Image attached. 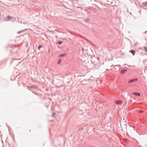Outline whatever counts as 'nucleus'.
<instances>
[{
    "label": "nucleus",
    "mask_w": 147,
    "mask_h": 147,
    "mask_svg": "<svg viewBox=\"0 0 147 147\" xmlns=\"http://www.w3.org/2000/svg\"><path fill=\"white\" fill-rule=\"evenodd\" d=\"M61 59H59L58 60L57 62V63L58 64H59L61 63Z\"/></svg>",
    "instance_id": "nucleus-9"
},
{
    "label": "nucleus",
    "mask_w": 147,
    "mask_h": 147,
    "mask_svg": "<svg viewBox=\"0 0 147 147\" xmlns=\"http://www.w3.org/2000/svg\"><path fill=\"white\" fill-rule=\"evenodd\" d=\"M133 94L134 95H137V96H140V93H138V92H134L133 93Z\"/></svg>",
    "instance_id": "nucleus-6"
},
{
    "label": "nucleus",
    "mask_w": 147,
    "mask_h": 147,
    "mask_svg": "<svg viewBox=\"0 0 147 147\" xmlns=\"http://www.w3.org/2000/svg\"><path fill=\"white\" fill-rule=\"evenodd\" d=\"M27 87L29 90H30V88L31 89H37L38 88L37 86H27Z\"/></svg>",
    "instance_id": "nucleus-1"
},
{
    "label": "nucleus",
    "mask_w": 147,
    "mask_h": 147,
    "mask_svg": "<svg viewBox=\"0 0 147 147\" xmlns=\"http://www.w3.org/2000/svg\"><path fill=\"white\" fill-rule=\"evenodd\" d=\"M142 111H140V113H142Z\"/></svg>",
    "instance_id": "nucleus-19"
},
{
    "label": "nucleus",
    "mask_w": 147,
    "mask_h": 147,
    "mask_svg": "<svg viewBox=\"0 0 147 147\" xmlns=\"http://www.w3.org/2000/svg\"><path fill=\"white\" fill-rule=\"evenodd\" d=\"M63 42L62 41H60L59 42H58V43L59 45H61V44H62L63 43Z\"/></svg>",
    "instance_id": "nucleus-13"
},
{
    "label": "nucleus",
    "mask_w": 147,
    "mask_h": 147,
    "mask_svg": "<svg viewBox=\"0 0 147 147\" xmlns=\"http://www.w3.org/2000/svg\"><path fill=\"white\" fill-rule=\"evenodd\" d=\"M65 54H61L59 55V56L60 57H63L64 56H65Z\"/></svg>",
    "instance_id": "nucleus-10"
},
{
    "label": "nucleus",
    "mask_w": 147,
    "mask_h": 147,
    "mask_svg": "<svg viewBox=\"0 0 147 147\" xmlns=\"http://www.w3.org/2000/svg\"><path fill=\"white\" fill-rule=\"evenodd\" d=\"M15 18L14 17L10 16H7V17H5V20L6 21L10 20H13Z\"/></svg>",
    "instance_id": "nucleus-2"
},
{
    "label": "nucleus",
    "mask_w": 147,
    "mask_h": 147,
    "mask_svg": "<svg viewBox=\"0 0 147 147\" xmlns=\"http://www.w3.org/2000/svg\"><path fill=\"white\" fill-rule=\"evenodd\" d=\"M122 102V100H116L115 101V103L117 105H120L121 104Z\"/></svg>",
    "instance_id": "nucleus-3"
},
{
    "label": "nucleus",
    "mask_w": 147,
    "mask_h": 147,
    "mask_svg": "<svg viewBox=\"0 0 147 147\" xmlns=\"http://www.w3.org/2000/svg\"><path fill=\"white\" fill-rule=\"evenodd\" d=\"M89 20H90L89 19H86V21L87 22H88L89 21Z\"/></svg>",
    "instance_id": "nucleus-17"
},
{
    "label": "nucleus",
    "mask_w": 147,
    "mask_h": 147,
    "mask_svg": "<svg viewBox=\"0 0 147 147\" xmlns=\"http://www.w3.org/2000/svg\"><path fill=\"white\" fill-rule=\"evenodd\" d=\"M55 113H53V114H52V116L54 117H55Z\"/></svg>",
    "instance_id": "nucleus-16"
},
{
    "label": "nucleus",
    "mask_w": 147,
    "mask_h": 147,
    "mask_svg": "<svg viewBox=\"0 0 147 147\" xmlns=\"http://www.w3.org/2000/svg\"><path fill=\"white\" fill-rule=\"evenodd\" d=\"M84 129L82 127H81V128H79L78 129V130H83Z\"/></svg>",
    "instance_id": "nucleus-15"
},
{
    "label": "nucleus",
    "mask_w": 147,
    "mask_h": 147,
    "mask_svg": "<svg viewBox=\"0 0 147 147\" xmlns=\"http://www.w3.org/2000/svg\"><path fill=\"white\" fill-rule=\"evenodd\" d=\"M127 71V69H122L121 71V74H123L125 73Z\"/></svg>",
    "instance_id": "nucleus-4"
},
{
    "label": "nucleus",
    "mask_w": 147,
    "mask_h": 147,
    "mask_svg": "<svg viewBox=\"0 0 147 147\" xmlns=\"http://www.w3.org/2000/svg\"><path fill=\"white\" fill-rule=\"evenodd\" d=\"M129 52L131 53L133 56L134 55L136 52L134 50H130Z\"/></svg>",
    "instance_id": "nucleus-5"
},
{
    "label": "nucleus",
    "mask_w": 147,
    "mask_h": 147,
    "mask_svg": "<svg viewBox=\"0 0 147 147\" xmlns=\"http://www.w3.org/2000/svg\"><path fill=\"white\" fill-rule=\"evenodd\" d=\"M134 82V80L133 79L131 80L128 82L129 83H131L132 82Z\"/></svg>",
    "instance_id": "nucleus-11"
},
{
    "label": "nucleus",
    "mask_w": 147,
    "mask_h": 147,
    "mask_svg": "<svg viewBox=\"0 0 147 147\" xmlns=\"http://www.w3.org/2000/svg\"><path fill=\"white\" fill-rule=\"evenodd\" d=\"M146 32H147V31H145V32H144V34H145L146 33Z\"/></svg>",
    "instance_id": "nucleus-20"
},
{
    "label": "nucleus",
    "mask_w": 147,
    "mask_h": 147,
    "mask_svg": "<svg viewBox=\"0 0 147 147\" xmlns=\"http://www.w3.org/2000/svg\"><path fill=\"white\" fill-rule=\"evenodd\" d=\"M42 47V45H39L38 47V49L39 50H40V49Z\"/></svg>",
    "instance_id": "nucleus-12"
},
{
    "label": "nucleus",
    "mask_w": 147,
    "mask_h": 147,
    "mask_svg": "<svg viewBox=\"0 0 147 147\" xmlns=\"http://www.w3.org/2000/svg\"><path fill=\"white\" fill-rule=\"evenodd\" d=\"M134 80V81H137L138 80V79L136 78L133 79Z\"/></svg>",
    "instance_id": "nucleus-18"
},
{
    "label": "nucleus",
    "mask_w": 147,
    "mask_h": 147,
    "mask_svg": "<svg viewBox=\"0 0 147 147\" xmlns=\"http://www.w3.org/2000/svg\"><path fill=\"white\" fill-rule=\"evenodd\" d=\"M143 49L144 50V52L147 53V47H144Z\"/></svg>",
    "instance_id": "nucleus-7"
},
{
    "label": "nucleus",
    "mask_w": 147,
    "mask_h": 147,
    "mask_svg": "<svg viewBox=\"0 0 147 147\" xmlns=\"http://www.w3.org/2000/svg\"><path fill=\"white\" fill-rule=\"evenodd\" d=\"M142 4L144 6H147V1L145 3H143Z\"/></svg>",
    "instance_id": "nucleus-8"
},
{
    "label": "nucleus",
    "mask_w": 147,
    "mask_h": 147,
    "mask_svg": "<svg viewBox=\"0 0 147 147\" xmlns=\"http://www.w3.org/2000/svg\"><path fill=\"white\" fill-rule=\"evenodd\" d=\"M82 51L83 52H85V51H86V49H85H85H84V48H82Z\"/></svg>",
    "instance_id": "nucleus-14"
}]
</instances>
